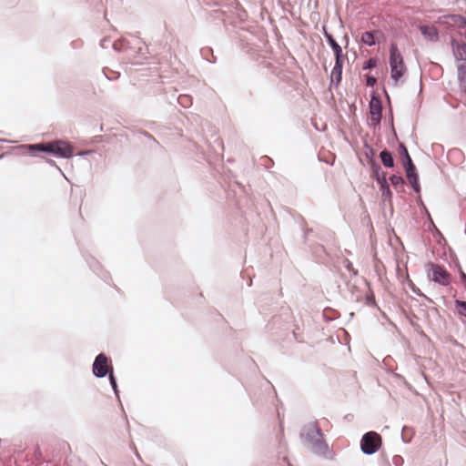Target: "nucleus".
<instances>
[{
  "label": "nucleus",
  "mask_w": 466,
  "mask_h": 466,
  "mask_svg": "<svg viewBox=\"0 0 466 466\" xmlns=\"http://www.w3.org/2000/svg\"><path fill=\"white\" fill-rule=\"evenodd\" d=\"M22 147L25 148L32 156H36L37 153L43 152L62 158H70L73 157L72 146L60 139L46 143L23 145Z\"/></svg>",
  "instance_id": "obj_1"
},
{
  "label": "nucleus",
  "mask_w": 466,
  "mask_h": 466,
  "mask_svg": "<svg viewBox=\"0 0 466 466\" xmlns=\"http://www.w3.org/2000/svg\"><path fill=\"white\" fill-rule=\"evenodd\" d=\"M300 437L310 445L311 451L315 454L324 455L329 450L323 433L317 422L304 425L300 431Z\"/></svg>",
  "instance_id": "obj_2"
},
{
  "label": "nucleus",
  "mask_w": 466,
  "mask_h": 466,
  "mask_svg": "<svg viewBox=\"0 0 466 466\" xmlns=\"http://www.w3.org/2000/svg\"><path fill=\"white\" fill-rule=\"evenodd\" d=\"M451 49L457 62V76L460 85L466 87V44L451 40Z\"/></svg>",
  "instance_id": "obj_3"
},
{
  "label": "nucleus",
  "mask_w": 466,
  "mask_h": 466,
  "mask_svg": "<svg viewBox=\"0 0 466 466\" xmlns=\"http://www.w3.org/2000/svg\"><path fill=\"white\" fill-rule=\"evenodd\" d=\"M382 443L381 436L373 431L364 433L360 440V450L366 455L376 453Z\"/></svg>",
  "instance_id": "obj_4"
},
{
  "label": "nucleus",
  "mask_w": 466,
  "mask_h": 466,
  "mask_svg": "<svg viewBox=\"0 0 466 466\" xmlns=\"http://www.w3.org/2000/svg\"><path fill=\"white\" fill-rule=\"evenodd\" d=\"M92 372L95 377L99 379L113 372V367L109 364V359L105 353L96 355L92 365Z\"/></svg>",
  "instance_id": "obj_5"
},
{
  "label": "nucleus",
  "mask_w": 466,
  "mask_h": 466,
  "mask_svg": "<svg viewBox=\"0 0 466 466\" xmlns=\"http://www.w3.org/2000/svg\"><path fill=\"white\" fill-rule=\"evenodd\" d=\"M431 270V280L441 286H448L451 283V274L441 265L430 262L427 265Z\"/></svg>",
  "instance_id": "obj_6"
},
{
  "label": "nucleus",
  "mask_w": 466,
  "mask_h": 466,
  "mask_svg": "<svg viewBox=\"0 0 466 466\" xmlns=\"http://www.w3.org/2000/svg\"><path fill=\"white\" fill-rule=\"evenodd\" d=\"M440 25L447 27L466 28V18L461 15H445L438 18Z\"/></svg>",
  "instance_id": "obj_7"
},
{
  "label": "nucleus",
  "mask_w": 466,
  "mask_h": 466,
  "mask_svg": "<svg viewBox=\"0 0 466 466\" xmlns=\"http://www.w3.org/2000/svg\"><path fill=\"white\" fill-rule=\"evenodd\" d=\"M370 114L371 123L375 126L380 125L382 116V103L379 97L372 96L370 102Z\"/></svg>",
  "instance_id": "obj_8"
},
{
  "label": "nucleus",
  "mask_w": 466,
  "mask_h": 466,
  "mask_svg": "<svg viewBox=\"0 0 466 466\" xmlns=\"http://www.w3.org/2000/svg\"><path fill=\"white\" fill-rule=\"evenodd\" d=\"M406 172L407 179L409 180L410 186L416 193L420 192V185L419 181V174L417 172L416 167L414 163L412 165H409L403 167Z\"/></svg>",
  "instance_id": "obj_9"
},
{
  "label": "nucleus",
  "mask_w": 466,
  "mask_h": 466,
  "mask_svg": "<svg viewBox=\"0 0 466 466\" xmlns=\"http://www.w3.org/2000/svg\"><path fill=\"white\" fill-rule=\"evenodd\" d=\"M323 35L326 38L327 43L330 46V48L333 51L335 60H341L344 59V55L341 46L338 44V42L335 40L333 35L329 34L326 28H323Z\"/></svg>",
  "instance_id": "obj_10"
},
{
  "label": "nucleus",
  "mask_w": 466,
  "mask_h": 466,
  "mask_svg": "<svg viewBox=\"0 0 466 466\" xmlns=\"http://www.w3.org/2000/svg\"><path fill=\"white\" fill-rule=\"evenodd\" d=\"M86 262L90 268L97 275L99 276L105 282H108L111 278L106 270L103 269L102 266L99 264V262L93 257H89L86 258Z\"/></svg>",
  "instance_id": "obj_11"
},
{
  "label": "nucleus",
  "mask_w": 466,
  "mask_h": 466,
  "mask_svg": "<svg viewBox=\"0 0 466 466\" xmlns=\"http://www.w3.org/2000/svg\"><path fill=\"white\" fill-rule=\"evenodd\" d=\"M390 66H400V67H404L405 64L403 61L402 55L400 54L396 44H390Z\"/></svg>",
  "instance_id": "obj_12"
},
{
  "label": "nucleus",
  "mask_w": 466,
  "mask_h": 466,
  "mask_svg": "<svg viewBox=\"0 0 466 466\" xmlns=\"http://www.w3.org/2000/svg\"><path fill=\"white\" fill-rule=\"evenodd\" d=\"M419 30L425 39L431 42H438L440 39V34L436 27L421 25L419 26Z\"/></svg>",
  "instance_id": "obj_13"
},
{
  "label": "nucleus",
  "mask_w": 466,
  "mask_h": 466,
  "mask_svg": "<svg viewBox=\"0 0 466 466\" xmlns=\"http://www.w3.org/2000/svg\"><path fill=\"white\" fill-rule=\"evenodd\" d=\"M344 59L335 60L334 67L330 75V82L338 86L342 79V69H343Z\"/></svg>",
  "instance_id": "obj_14"
},
{
  "label": "nucleus",
  "mask_w": 466,
  "mask_h": 466,
  "mask_svg": "<svg viewBox=\"0 0 466 466\" xmlns=\"http://www.w3.org/2000/svg\"><path fill=\"white\" fill-rule=\"evenodd\" d=\"M371 169V177L376 180L379 186L384 183L383 180H387V174L384 172L378 162H373V165H370Z\"/></svg>",
  "instance_id": "obj_15"
},
{
  "label": "nucleus",
  "mask_w": 466,
  "mask_h": 466,
  "mask_svg": "<svg viewBox=\"0 0 466 466\" xmlns=\"http://www.w3.org/2000/svg\"><path fill=\"white\" fill-rule=\"evenodd\" d=\"M380 157L382 165L387 168H392L394 167L393 155L388 149H384L380 152Z\"/></svg>",
  "instance_id": "obj_16"
},
{
  "label": "nucleus",
  "mask_w": 466,
  "mask_h": 466,
  "mask_svg": "<svg viewBox=\"0 0 466 466\" xmlns=\"http://www.w3.org/2000/svg\"><path fill=\"white\" fill-rule=\"evenodd\" d=\"M400 156L401 157L403 167L412 165L413 161L409 154L408 148L403 143L399 145Z\"/></svg>",
  "instance_id": "obj_17"
},
{
  "label": "nucleus",
  "mask_w": 466,
  "mask_h": 466,
  "mask_svg": "<svg viewBox=\"0 0 466 466\" xmlns=\"http://www.w3.org/2000/svg\"><path fill=\"white\" fill-rule=\"evenodd\" d=\"M378 31H366L361 35V42L368 46H373L376 45V39H375V34H377Z\"/></svg>",
  "instance_id": "obj_18"
},
{
  "label": "nucleus",
  "mask_w": 466,
  "mask_h": 466,
  "mask_svg": "<svg viewBox=\"0 0 466 466\" xmlns=\"http://www.w3.org/2000/svg\"><path fill=\"white\" fill-rule=\"evenodd\" d=\"M406 71V66L400 67V66H392L390 67V76L392 80L397 83L404 75Z\"/></svg>",
  "instance_id": "obj_19"
},
{
  "label": "nucleus",
  "mask_w": 466,
  "mask_h": 466,
  "mask_svg": "<svg viewBox=\"0 0 466 466\" xmlns=\"http://www.w3.org/2000/svg\"><path fill=\"white\" fill-rule=\"evenodd\" d=\"M384 183L382 185L379 186L380 190L381 192L382 198L384 200H390L392 198V193L390 191L389 183L387 180H383Z\"/></svg>",
  "instance_id": "obj_20"
},
{
  "label": "nucleus",
  "mask_w": 466,
  "mask_h": 466,
  "mask_svg": "<svg viewBox=\"0 0 466 466\" xmlns=\"http://www.w3.org/2000/svg\"><path fill=\"white\" fill-rule=\"evenodd\" d=\"M364 147L366 149L365 150V157L367 158H369L370 164L373 165V162H377L375 160V150L368 143L364 144Z\"/></svg>",
  "instance_id": "obj_21"
},
{
  "label": "nucleus",
  "mask_w": 466,
  "mask_h": 466,
  "mask_svg": "<svg viewBox=\"0 0 466 466\" xmlns=\"http://www.w3.org/2000/svg\"><path fill=\"white\" fill-rule=\"evenodd\" d=\"M454 305L458 309V314L466 318V301L456 299Z\"/></svg>",
  "instance_id": "obj_22"
},
{
  "label": "nucleus",
  "mask_w": 466,
  "mask_h": 466,
  "mask_svg": "<svg viewBox=\"0 0 466 466\" xmlns=\"http://www.w3.org/2000/svg\"><path fill=\"white\" fill-rule=\"evenodd\" d=\"M390 181L394 187H401L405 184L404 178L399 175H392L390 177Z\"/></svg>",
  "instance_id": "obj_23"
},
{
  "label": "nucleus",
  "mask_w": 466,
  "mask_h": 466,
  "mask_svg": "<svg viewBox=\"0 0 466 466\" xmlns=\"http://www.w3.org/2000/svg\"><path fill=\"white\" fill-rule=\"evenodd\" d=\"M377 65H378V60H377V58H375V57H371V58H370L369 60H367V61L364 63V65H363V66H362V69H363V70H371V69H373L374 67H376V66H377Z\"/></svg>",
  "instance_id": "obj_24"
},
{
  "label": "nucleus",
  "mask_w": 466,
  "mask_h": 466,
  "mask_svg": "<svg viewBox=\"0 0 466 466\" xmlns=\"http://www.w3.org/2000/svg\"><path fill=\"white\" fill-rule=\"evenodd\" d=\"M108 380H109V383H110V385H111V387H112L116 396L117 398H119V392H118L116 379V377H115L113 372L108 375Z\"/></svg>",
  "instance_id": "obj_25"
},
{
  "label": "nucleus",
  "mask_w": 466,
  "mask_h": 466,
  "mask_svg": "<svg viewBox=\"0 0 466 466\" xmlns=\"http://www.w3.org/2000/svg\"><path fill=\"white\" fill-rule=\"evenodd\" d=\"M343 266L346 268L348 271L351 273L353 277H356L358 275V270L353 268L352 263L348 258H345L343 260Z\"/></svg>",
  "instance_id": "obj_26"
},
{
  "label": "nucleus",
  "mask_w": 466,
  "mask_h": 466,
  "mask_svg": "<svg viewBox=\"0 0 466 466\" xmlns=\"http://www.w3.org/2000/svg\"><path fill=\"white\" fill-rule=\"evenodd\" d=\"M377 84V79L375 76L371 75H366V85L368 86L373 87Z\"/></svg>",
  "instance_id": "obj_27"
},
{
  "label": "nucleus",
  "mask_w": 466,
  "mask_h": 466,
  "mask_svg": "<svg viewBox=\"0 0 466 466\" xmlns=\"http://www.w3.org/2000/svg\"><path fill=\"white\" fill-rule=\"evenodd\" d=\"M103 74H104V75H105V76H106L108 80H110V81L116 80V79L119 77V76H120V74H119V73H116V72H113V75H112V76H108V75L106 74V68H104V69H103Z\"/></svg>",
  "instance_id": "obj_28"
},
{
  "label": "nucleus",
  "mask_w": 466,
  "mask_h": 466,
  "mask_svg": "<svg viewBox=\"0 0 466 466\" xmlns=\"http://www.w3.org/2000/svg\"><path fill=\"white\" fill-rule=\"evenodd\" d=\"M365 299H366V304L367 305H369V306H375L376 305L373 294L366 295Z\"/></svg>",
  "instance_id": "obj_29"
},
{
  "label": "nucleus",
  "mask_w": 466,
  "mask_h": 466,
  "mask_svg": "<svg viewBox=\"0 0 466 466\" xmlns=\"http://www.w3.org/2000/svg\"><path fill=\"white\" fill-rule=\"evenodd\" d=\"M392 462L395 466H402L403 465V458L400 455H396L393 457Z\"/></svg>",
  "instance_id": "obj_30"
},
{
  "label": "nucleus",
  "mask_w": 466,
  "mask_h": 466,
  "mask_svg": "<svg viewBox=\"0 0 466 466\" xmlns=\"http://www.w3.org/2000/svg\"><path fill=\"white\" fill-rule=\"evenodd\" d=\"M113 48L116 51H125L126 50V47H125V43L124 42H121V43H114L113 44Z\"/></svg>",
  "instance_id": "obj_31"
},
{
  "label": "nucleus",
  "mask_w": 466,
  "mask_h": 466,
  "mask_svg": "<svg viewBox=\"0 0 466 466\" xmlns=\"http://www.w3.org/2000/svg\"><path fill=\"white\" fill-rule=\"evenodd\" d=\"M412 290H413V292H414L415 294H417L418 296H422V297H424L427 300H429V301H431V299H429L428 297H426L424 294H422L419 289H413Z\"/></svg>",
  "instance_id": "obj_32"
},
{
  "label": "nucleus",
  "mask_w": 466,
  "mask_h": 466,
  "mask_svg": "<svg viewBox=\"0 0 466 466\" xmlns=\"http://www.w3.org/2000/svg\"><path fill=\"white\" fill-rule=\"evenodd\" d=\"M460 278H461V281L465 284V288H466V273L463 272L462 270H461Z\"/></svg>",
  "instance_id": "obj_33"
},
{
  "label": "nucleus",
  "mask_w": 466,
  "mask_h": 466,
  "mask_svg": "<svg viewBox=\"0 0 466 466\" xmlns=\"http://www.w3.org/2000/svg\"><path fill=\"white\" fill-rule=\"evenodd\" d=\"M184 100H187V96H179V98H178V102H179L181 105H183V106H185V105H184Z\"/></svg>",
  "instance_id": "obj_34"
},
{
  "label": "nucleus",
  "mask_w": 466,
  "mask_h": 466,
  "mask_svg": "<svg viewBox=\"0 0 466 466\" xmlns=\"http://www.w3.org/2000/svg\"><path fill=\"white\" fill-rule=\"evenodd\" d=\"M107 41H109V40H108V39H106V38L102 39V40H101V42H100V46H101L103 48H105V47H106V42H107Z\"/></svg>",
  "instance_id": "obj_35"
},
{
  "label": "nucleus",
  "mask_w": 466,
  "mask_h": 466,
  "mask_svg": "<svg viewBox=\"0 0 466 466\" xmlns=\"http://www.w3.org/2000/svg\"><path fill=\"white\" fill-rule=\"evenodd\" d=\"M146 137H147L148 138L152 139L154 142L157 143V140L149 133H146Z\"/></svg>",
  "instance_id": "obj_36"
},
{
  "label": "nucleus",
  "mask_w": 466,
  "mask_h": 466,
  "mask_svg": "<svg viewBox=\"0 0 466 466\" xmlns=\"http://www.w3.org/2000/svg\"><path fill=\"white\" fill-rule=\"evenodd\" d=\"M48 164H50L51 166H56V165L54 160H48Z\"/></svg>",
  "instance_id": "obj_37"
},
{
  "label": "nucleus",
  "mask_w": 466,
  "mask_h": 466,
  "mask_svg": "<svg viewBox=\"0 0 466 466\" xmlns=\"http://www.w3.org/2000/svg\"><path fill=\"white\" fill-rule=\"evenodd\" d=\"M135 453H136V456L140 460L141 458H140V456H139V454H138V452H137V451L136 449H135Z\"/></svg>",
  "instance_id": "obj_38"
},
{
  "label": "nucleus",
  "mask_w": 466,
  "mask_h": 466,
  "mask_svg": "<svg viewBox=\"0 0 466 466\" xmlns=\"http://www.w3.org/2000/svg\"><path fill=\"white\" fill-rule=\"evenodd\" d=\"M86 153H79V156H85Z\"/></svg>",
  "instance_id": "obj_39"
}]
</instances>
